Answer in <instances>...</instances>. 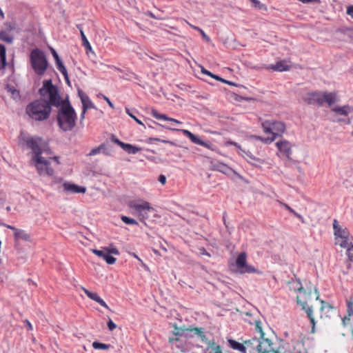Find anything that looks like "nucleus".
<instances>
[{
  "label": "nucleus",
  "mask_w": 353,
  "mask_h": 353,
  "mask_svg": "<svg viewBox=\"0 0 353 353\" xmlns=\"http://www.w3.org/2000/svg\"><path fill=\"white\" fill-rule=\"evenodd\" d=\"M252 3V6L256 8H258L259 10H266V6L261 3L258 0H250Z\"/></svg>",
  "instance_id": "f704fd0d"
},
{
  "label": "nucleus",
  "mask_w": 353,
  "mask_h": 353,
  "mask_svg": "<svg viewBox=\"0 0 353 353\" xmlns=\"http://www.w3.org/2000/svg\"><path fill=\"white\" fill-rule=\"evenodd\" d=\"M276 145L280 155L288 159H291L292 145L288 141L284 139L281 140L276 142Z\"/></svg>",
  "instance_id": "ddd939ff"
},
{
  "label": "nucleus",
  "mask_w": 353,
  "mask_h": 353,
  "mask_svg": "<svg viewBox=\"0 0 353 353\" xmlns=\"http://www.w3.org/2000/svg\"><path fill=\"white\" fill-rule=\"evenodd\" d=\"M271 341L268 339L252 338L245 341V353H272Z\"/></svg>",
  "instance_id": "423d86ee"
},
{
  "label": "nucleus",
  "mask_w": 353,
  "mask_h": 353,
  "mask_svg": "<svg viewBox=\"0 0 353 353\" xmlns=\"http://www.w3.org/2000/svg\"><path fill=\"white\" fill-rule=\"evenodd\" d=\"M85 52L88 55V57L91 59V60H94V59L96 58V54L94 53V52L92 50V46H85Z\"/></svg>",
  "instance_id": "72a5a7b5"
},
{
  "label": "nucleus",
  "mask_w": 353,
  "mask_h": 353,
  "mask_svg": "<svg viewBox=\"0 0 353 353\" xmlns=\"http://www.w3.org/2000/svg\"><path fill=\"white\" fill-rule=\"evenodd\" d=\"M151 114L152 115L153 117H154L157 119L169 121L173 122L176 124H181V121L175 119L168 117L165 114H160L158 112L157 110H156L154 109L152 110Z\"/></svg>",
  "instance_id": "b1692460"
},
{
  "label": "nucleus",
  "mask_w": 353,
  "mask_h": 353,
  "mask_svg": "<svg viewBox=\"0 0 353 353\" xmlns=\"http://www.w3.org/2000/svg\"><path fill=\"white\" fill-rule=\"evenodd\" d=\"M101 152L105 154V155H110V152L108 150L107 147L105 146V150H102Z\"/></svg>",
  "instance_id": "e2e57ef3"
},
{
  "label": "nucleus",
  "mask_w": 353,
  "mask_h": 353,
  "mask_svg": "<svg viewBox=\"0 0 353 353\" xmlns=\"http://www.w3.org/2000/svg\"><path fill=\"white\" fill-rule=\"evenodd\" d=\"M201 72L204 74H206V75H208V76H212V74L210 71L205 70L204 68L201 67Z\"/></svg>",
  "instance_id": "6e6d98bb"
},
{
  "label": "nucleus",
  "mask_w": 353,
  "mask_h": 353,
  "mask_svg": "<svg viewBox=\"0 0 353 353\" xmlns=\"http://www.w3.org/2000/svg\"><path fill=\"white\" fill-rule=\"evenodd\" d=\"M92 252L96 254L97 256L102 258L109 265H112L116 262V258L111 256L106 250L103 248L102 250L92 249Z\"/></svg>",
  "instance_id": "f3484780"
},
{
  "label": "nucleus",
  "mask_w": 353,
  "mask_h": 353,
  "mask_svg": "<svg viewBox=\"0 0 353 353\" xmlns=\"http://www.w3.org/2000/svg\"><path fill=\"white\" fill-rule=\"evenodd\" d=\"M347 249V254L348 255L351 261L353 260V246L352 243L351 242V245L345 248Z\"/></svg>",
  "instance_id": "c03bdc74"
},
{
  "label": "nucleus",
  "mask_w": 353,
  "mask_h": 353,
  "mask_svg": "<svg viewBox=\"0 0 353 353\" xmlns=\"http://www.w3.org/2000/svg\"><path fill=\"white\" fill-rule=\"evenodd\" d=\"M311 296V292H306L303 288L299 289V294L297 295V303L301 305L302 309L305 310L310 322L314 325V318L313 316V311L312 307L307 306V299Z\"/></svg>",
  "instance_id": "9b49d317"
},
{
  "label": "nucleus",
  "mask_w": 353,
  "mask_h": 353,
  "mask_svg": "<svg viewBox=\"0 0 353 353\" xmlns=\"http://www.w3.org/2000/svg\"><path fill=\"white\" fill-rule=\"evenodd\" d=\"M353 321V303H347V315L343 319V324L344 326H347L350 323V321Z\"/></svg>",
  "instance_id": "393cba45"
},
{
  "label": "nucleus",
  "mask_w": 353,
  "mask_h": 353,
  "mask_svg": "<svg viewBox=\"0 0 353 353\" xmlns=\"http://www.w3.org/2000/svg\"><path fill=\"white\" fill-rule=\"evenodd\" d=\"M173 334L175 336H180L181 334V330L178 327H175L174 331L173 332Z\"/></svg>",
  "instance_id": "5fc2aeb1"
},
{
  "label": "nucleus",
  "mask_w": 353,
  "mask_h": 353,
  "mask_svg": "<svg viewBox=\"0 0 353 353\" xmlns=\"http://www.w3.org/2000/svg\"><path fill=\"white\" fill-rule=\"evenodd\" d=\"M104 250H106L107 252L111 255V254H114V255H119V250L113 245V244H110L108 247H105V248H103Z\"/></svg>",
  "instance_id": "7c9ffc66"
},
{
  "label": "nucleus",
  "mask_w": 353,
  "mask_h": 353,
  "mask_svg": "<svg viewBox=\"0 0 353 353\" xmlns=\"http://www.w3.org/2000/svg\"><path fill=\"white\" fill-rule=\"evenodd\" d=\"M123 150H125L128 154H137L138 152L141 150V148H139L136 145H133L130 143H125L123 144V147L121 148Z\"/></svg>",
  "instance_id": "cd10ccee"
},
{
  "label": "nucleus",
  "mask_w": 353,
  "mask_h": 353,
  "mask_svg": "<svg viewBox=\"0 0 353 353\" xmlns=\"http://www.w3.org/2000/svg\"><path fill=\"white\" fill-rule=\"evenodd\" d=\"M78 95L82 103V109L88 110V109H95L94 104L92 102L89 97L81 90H78Z\"/></svg>",
  "instance_id": "a211bd4d"
},
{
  "label": "nucleus",
  "mask_w": 353,
  "mask_h": 353,
  "mask_svg": "<svg viewBox=\"0 0 353 353\" xmlns=\"http://www.w3.org/2000/svg\"><path fill=\"white\" fill-rule=\"evenodd\" d=\"M209 353H223L220 345H215L211 347V350Z\"/></svg>",
  "instance_id": "58836bf2"
},
{
  "label": "nucleus",
  "mask_w": 353,
  "mask_h": 353,
  "mask_svg": "<svg viewBox=\"0 0 353 353\" xmlns=\"http://www.w3.org/2000/svg\"><path fill=\"white\" fill-rule=\"evenodd\" d=\"M279 204H280L281 206L284 207V208H285L286 210H288V211H290V210L292 209V208H290L288 204L284 203H283V202H281V201H279Z\"/></svg>",
  "instance_id": "13d9d810"
},
{
  "label": "nucleus",
  "mask_w": 353,
  "mask_h": 353,
  "mask_svg": "<svg viewBox=\"0 0 353 353\" xmlns=\"http://www.w3.org/2000/svg\"><path fill=\"white\" fill-rule=\"evenodd\" d=\"M24 323H26V327L29 330H32V324L30 323V322L28 321V320H25L24 321Z\"/></svg>",
  "instance_id": "864d4df0"
},
{
  "label": "nucleus",
  "mask_w": 353,
  "mask_h": 353,
  "mask_svg": "<svg viewBox=\"0 0 353 353\" xmlns=\"http://www.w3.org/2000/svg\"><path fill=\"white\" fill-rule=\"evenodd\" d=\"M324 102L327 103L329 106H332L335 102L338 101L336 93L335 92H323Z\"/></svg>",
  "instance_id": "a878e982"
},
{
  "label": "nucleus",
  "mask_w": 353,
  "mask_h": 353,
  "mask_svg": "<svg viewBox=\"0 0 353 353\" xmlns=\"http://www.w3.org/2000/svg\"><path fill=\"white\" fill-rule=\"evenodd\" d=\"M154 141H159V142H163V143H168V144H170L172 145H174V143L172 141H166V140H161L160 139H158V138H150L149 139V142L150 143H152V142H154Z\"/></svg>",
  "instance_id": "37998d69"
},
{
  "label": "nucleus",
  "mask_w": 353,
  "mask_h": 353,
  "mask_svg": "<svg viewBox=\"0 0 353 353\" xmlns=\"http://www.w3.org/2000/svg\"><path fill=\"white\" fill-rule=\"evenodd\" d=\"M121 219L123 223L128 225H138V222L135 219L126 216H121Z\"/></svg>",
  "instance_id": "2f4dec72"
},
{
  "label": "nucleus",
  "mask_w": 353,
  "mask_h": 353,
  "mask_svg": "<svg viewBox=\"0 0 353 353\" xmlns=\"http://www.w3.org/2000/svg\"><path fill=\"white\" fill-rule=\"evenodd\" d=\"M252 161L259 163V166H260L263 163V161L256 157H255L254 160Z\"/></svg>",
  "instance_id": "bf43d9fd"
},
{
  "label": "nucleus",
  "mask_w": 353,
  "mask_h": 353,
  "mask_svg": "<svg viewBox=\"0 0 353 353\" xmlns=\"http://www.w3.org/2000/svg\"><path fill=\"white\" fill-rule=\"evenodd\" d=\"M334 121L341 122V121H345L347 124L350 123V121L349 119H339V118H335L334 119Z\"/></svg>",
  "instance_id": "8fccbe9b"
},
{
  "label": "nucleus",
  "mask_w": 353,
  "mask_h": 353,
  "mask_svg": "<svg viewBox=\"0 0 353 353\" xmlns=\"http://www.w3.org/2000/svg\"><path fill=\"white\" fill-rule=\"evenodd\" d=\"M92 347L96 350H108L110 345L105 343L94 341L92 343Z\"/></svg>",
  "instance_id": "473e14b6"
},
{
  "label": "nucleus",
  "mask_w": 353,
  "mask_h": 353,
  "mask_svg": "<svg viewBox=\"0 0 353 353\" xmlns=\"http://www.w3.org/2000/svg\"><path fill=\"white\" fill-rule=\"evenodd\" d=\"M62 181H63L62 178L58 177V178H54L53 182H54V183H57L62 182Z\"/></svg>",
  "instance_id": "69168bd1"
},
{
  "label": "nucleus",
  "mask_w": 353,
  "mask_h": 353,
  "mask_svg": "<svg viewBox=\"0 0 353 353\" xmlns=\"http://www.w3.org/2000/svg\"><path fill=\"white\" fill-rule=\"evenodd\" d=\"M110 139H111V141L112 142H114V143L117 144L121 148L123 147V144H124V143L121 141L115 135L112 134Z\"/></svg>",
  "instance_id": "a19ab883"
},
{
  "label": "nucleus",
  "mask_w": 353,
  "mask_h": 353,
  "mask_svg": "<svg viewBox=\"0 0 353 353\" xmlns=\"http://www.w3.org/2000/svg\"><path fill=\"white\" fill-rule=\"evenodd\" d=\"M1 225H2L3 226H4V227H6L7 228H9V229L12 230L14 232H14H16V230L18 229V228H15V227H14V226H12V225H7V224H6V223H2Z\"/></svg>",
  "instance_id": "603ef678"
},
{
  "label": "nucleus",
  "mask_w": 353,
  "mask_h": 353,
  "mask_svg": "<svg viewBox=\"0 0 353 353\" xmlns=\"http://www.w3.org/2000/svg\"><path fill=\"white\" fill-rule=\"evenodd\" d=\"M80 32H81L83 44H90V43H89L88 40L87 39L85 35L84 34L82 29H80Z\"/></svg>",
  "instance_id": "49530a36"
},
{
  "label": "nucleus",
  "mask_w": 353,
  "mask_h": 353,
  "mask_svg": "<svg viewBox=\"0 0 353 353\" xmlns=\"http://www.w3.org/2000/svg\"><path fill=\"white\" fill-rule=\"evenodd\" d=\"M304 100L310 104L323 105L324 103L323 92H312L307 94Z\"/></svg>",
  "instance_id": "2eb2a0df"
},
{
  "label": "nucleus",
  "mask_w": 353,
  "mask_h": 353,
  "mask_svg": "<svg viewBox=\"0 0 353 353\" xmlns=\"http://www.w3.org/2000/svg\"><path fill=\"white\" fill-rule=\"evenodd\" d=\"M158 180L162 185H164L166 183V177L163 174L159 175Z\"/></svg>",
  "instance_id": "de8ad7c7"
},
{
  "label": "nucleus",
  "mask_w": 353,
  "mask_h": 353,
  "mask_svg": "<svg viewBox=\"0 0 353 353\" xmlns=\"http://www.w3.org/2000/svg\"><path fill=\"white\" fill-rule=\"evenodd\" d=\"M14 237L16 241L23 240L28 242L31 241V236L24 230L17 229L14 233Z\"/></svg>",
  "instance_id": "5701e85b"
},
{
  "label": "nucleus",
  "mask_w": 353,
  "mask_h": 353,
  "mask_svg": "<svg viewBox=\"0 0 353 353\" xmlns=\"http://www.w3.org/2000/svg\"><path fill=\"white\" fill-rule=\"evenodd\" d=\"M193 28H194L195 30H197L198 31H199L203 37V38L205 39V42H210V39L208 36H207L205 34V33L201 29L199 28V27H195V26H192Z\"/></svg>",
  "instance_id": "79ce46f5"
},
{
  "label": "nucleus",
  "mask_w": 353,
  "mask_h": 353,
  "mask_svg": "<svg viewBox=\"0 0 353 353\" xmlns=\"http://www.w3.org/2000/svg\"><path fill=\"white\" fill-rule=\"evenodd\" d=\"M219 171L225 173V174H230L232 170L230 168L228 167L227 165L222 164L219 166Z\"/></svg>",
  "instance_id": "4c0bfd02"
},
{
  "label": "nucleus",
  "mask_w": 353,
  "mask_h": 353,
  "mask_svg": "<svg viewBox=\"0 0 353 353\" xmlns=\"http://www.w3.org/2000/svg\"><path fill=\"white\" fill-rule=\"evenodd\" d=\"M51 160H54L57 164L59 163L58 157H51Z\"/></svg>",
  "instance_id": "774afa93"
},
{
  "label": "nucleus",
  "mask_w": 353,
  "mask_h": 353,
  "mask_svg": "<svg viewBox=\"0 0 353 353\" xmlns=\"http://www.w3.org/2000/svg\"><path fill=\"white\" fill-rule=\"evenodd\" d=\"M20 143L31 150V161L38 174L43 176H52L54 169L51 167L52 152L48 144L39 137H20Z\"/></svg>",
  "instance_id": "f03ea898"
},
{
  "label": "nucleus",
  "mask_w": 353,
  "mask_h": 353,
  "mask_svg": "<svg viewBox=\"0 0 353 353\" xmlns=\"http://www.w3.org/2000/svg\"><path fill=\"white\" fill-rule=\"evenodd\" d=\"M8 91L11 93L12 97L14 99L19 98V92L18 90L13 89V88H8Z\"/></svg>",
  "instance_id": "ea45409f"
},
{
  "label": "nucleus",
  "mask_w": 353,
  "mask_h": 353,
  "mask_svg": "<svg viewBox=\"0 0 353 353\" xmlns=\"http://www.w3.org/2000/svg\"><path fill=\"white\" fill-rule=\"evenodd\" d=\"M103 97L104 100L108 103V104L109 105V106L110 108H114V104L110 101V100L106 96H103Z\"/></svg>",
  "instance_id": "3c124183"
},
{
  "label": "nucleus",
  "mask_w": 353,
  "mask_h": 353,
  "mask_svg": "<svg viewBox=\"0 0 353 353\" xmlns=\"http://www.w3.org/2000/svg\"><path fill=\"white\" fill-rule=\"evenodd\" d=\"M194 332L196 334H197L200 336H203V332L202 331L201 329L196 328V329H194Z\"/></svg>",
  "instance_id": "4d7b16f0"
},
{
  "label": "nucleus",
  "mask_w": 353,
  "mask_h": 353,
  "mask_svg": "<svg viewBox=\"0 0 353 353\" xmlns=\"http://www.w3.org/2000/svg\"><path fill=\"white\" fill-rule=\"evenodd\" d=\"M105 145L103 143L101 144L97 148L92 149L90 150V152H89L88 156L97 155V154H99L100 152H101L102 150H105Z\"/></svg>",
  "instance_id": "c756f323"
},
{
  "label": "nucleus",
  "mask_w": 353,
  "mask_h": 353,
  "mask_svg": "<svg viewBox=\"0 0 353 353\" xmlns=\"http://www.w3.org/2000/svg\"><path fill=\"white\" fill-rule=\"evenodd\" d=\"M232 266L235 268V271L240 274L259 273V272L253 266L247 263V254L245 252L240 253Z\"/></svg>",
  "instance_id": "6e6552de"
},
{
  "label": "nucleus",
  "mask_w": 353,
  "mask_h": 353,
  "mask_svg": "<svg viewBox=\"0 0 353 353\" xmlns=\"http://www.w3.org/2000/svg\"><path fill=\"white\" fill-rule=\"evenodd\" d=\"M132 256L137 259L139 262H141V263H143V261L142 260L134 253H132Z\"/></svg>",
  "instance_id": "338daca9"
},
{
  "label": "nucleus",
  "mask_w": 353,
  "mask_h": 353,
  "mask_svg": "<svg viewBox=\"0 0 353 353\" xmlns=\"http://www.w3.org/2000/svg\"><path fill=\"white\" fill-rule=\"evenodd\" d=\"M108 327L110 331H112L117 327V325L111 319H109L108 322Z\"/></svg>",
  "instance_id": "a18cd8bd"
},
{
  "label": "nucleus",
  "mask_w": 353,
  "mask_h": 353,
  "mask_svg": "<svg viewBox=\"0 0 353 353\" xmlns=\"http://www.w3.org/2000/svg\"><path fill=\"white\" fill-rule=\"evenodd\" d=\"M58 190L68 194H84L86 192V188L78 185L70 181H63L58 187Z\"/></svg>",
  "instance_id": "f8f14e48"
},
{
  "label": "nucleus",
  "mask_w": 353,
  "mask_h": 353,
  "mask_svg": "<svg viewBox=\"0 0 353 353\" xmlns=\"http://www.w3.org/2000/svg\"><path fill=\"white\" fill-rule=\"evenodd\" d=\"M39 93L42 99L36 100L26 107L28 115L39 121L48 119L51 112L50 105H59L61 100L57 88L52 84L51 80L43 81Z\"/></svg>",
  "instance_id": "f257e3e1"
},
{
  "label": "nucleus",
  "mask_w": 353,
  "mask_h": 353,
  "mask_svg": "<svg viewBox=\"0 0 353 353\" xmlns=\"http://www.w3.org/2000/svg\"><path fill=\"white\" fill-rule=\"evenodd\" d=\"M229 346L233 350H238L241 352L245 353V341L244 343H240L233 339L228 340Z\"/></svg>",
  "instance_id": "bb28decb"
},
{
  "label": "nucleus",
  "mask_w": 353,
  "mask_h": 353,
  "mask_svg": "<svg viewBox=\"0 0 353 353\" xmlns=\"http://www.w3.org/2000/svg\"><path fill=\"white\" fill-rule=\"evenodd\" d=\"M332 111L336 116H347L350 113L353 112V108L349 105L343 106L335 105L332 107Z\"/></svg>",
  "instance_id": "aec40b11"
},
{
  "label": "nucleus",
  "mask_w": 353,
  "mask_h": 353,
  "mask_svg": "<svg viewBox=\"0 0 353 353\" xmlns=\"http://www.w3.org/2000/svg\"><path fill=\"white\" fill-rule=\"evenodd\" d=\"M77 114L70 105L63 106L58 112L57 121L59 128L64 132L72 130L76 125Z\"/></svg>",
  "instance_id": "20e7f679"
},
{
  "label": "nucleus",
  "mask_w": 353,
  "mask_h": 353,
  "mask_svg": "<svg viewBox=\"0 0 353 353\" xmlns=\"http://www.w3.org/2000/svg\"><path fill=\"white\" fill-rule=\"evenodd\" d=\"M30 63L34 72L39 76L43 75L49 66L46 54L37 48L31 51Z\"/></svg>",
  "instance_id": "39448f33"
},
{
  "label": "nucleus",
  "mask_w": 353,
  "mask_h": 353,
  "mask_svg": "<svg viewBox=\"0 0 353 353\" xmlns=\"http://www.w3.org/2000/svg\"><path fill=\"white\" fill-rule=\"evenodd\" d=\"M261 126L265 134H270L268 138L257 137L265 143H272L278 136L282 135L285 131V125L283 122L275 120H265L261 122Z\"/></svg>",
  "instance_id": "7ed1b4c3"
},
{
  "label": "nucleus",
  "mask_w": 353,
  "mask_h": 353,
  "mask_svg": "<svg viewBox=\"0 0 353 353\" xmlns=\"http://www.w3.org/2000/svg\"><path fill=\"white\" fill-rule=\"evenodd\" d=\"M347 14L351 16L353 18V6H349L347 8Z\"/></svg>",
  "instance_id": "09e8293b"
},
{
  "label": "nucleus",
  "mask_w": 353,
  "mask_h": 353,
  "mask_svg": "<svg viewBox=\"0 0 353 353\" xmlns=\"http://www.w3.org/2000/svg\"><path fill=\"white\" fill-rule=\"evenodd\" d=\"M86 112H87L86 110L82 109V112H81V116H80L81 120H83L85 119V115Z\"/></svg>",
  "instance_id": "052dcab7"
},
{
  "label": "nucleus",
  "mask_w": 353,
  "mask_h": 353,
  "mask_svg": "<svg viewBox=\"0 0 353 353\" xmlns=\"http://www.w3.org/2000/svg\"><path fill=\"white\" fill-rule=\"evenodd\" d=\"M212 78L216 79V80H219V81H223L224 79H223L222 78L219 77V76H216L215 74H212V76H211Z\"/></svg>",
  "instance_id": "0e129e2a"
},
{
  "label": "nucleus",
  "mask_w": 353,
  "mask_h": 353,
  "mask_svg": "<svg viewBox=\"0 0 353 353\" xmlns=\"http://www.w3.org/2000/svg\"><path fill=\"white\" fill-rule=\"evenodd\" d=\"M291 68V62L288 60H280L276 61L274 64H270L267 67L268 70L276 72L288 71Z\"/></svg>",
  "instance_id": "4468645a"
},
{
  "label": "nucleus",
  "mask_w": 353,
  "mask_h": 353,
  "mask_svg": "<svg viewBox=\"0 0 353 353\" xmlns=\"http://www.w3.org/2000/svg\"><path fill=\"white\" fill-rule=\"evenodd\" d=\"M256 330L260 334V339H264V333L262 330V327L261 325V322L256 321V325H255Z\"/></svg>",
  "instance_id": "e433bc0d"
},
{
  "label": "nucleus",
  "mask_w": 353,
  "mask_h": 353,
  "mask_svg": "<svg viewBox=\"0 0 353 353\" xmlns=\"http://www.w3.org/2000/svg\"><path fill=\"white\" fill-rule=\"evenodd\" d=\"M227 145H233L236 146L238 148V153L240 155H241L243 158H245V160L249 163H251L255 166H259V163L252 161L253 160H254L255 157L254 155H252L250 152H245V150H243L237 143H235L233 141H228L227 143Z\"/></svg>",
  "instance_id": "dca6fc26"
},
{
  "label": "nucleus",
  "mask_w": 353,
  "mask_h": 353,
  "mask_svg": "<svg viewBox=\"0 0 353 353\" xmlns=\"http://www.w3.org/2000/svg\"><path fill=\"white\" fill-rule=\"evenodd\" d=\"M50 51H51V52L52 54L53 57L55 59V62H56V65H57V69L64 75V77L66 79H68L67 70L65 68V66L63 65V64L61 59L59 58L57 52L52 48H50Z\"/></svg>",
  "instance_id": "4be33fe9"
},
{
  "label": "nucleus",
  "mask_w": 353,
  "mask_h": 353,
  "mask_svg": "<svg viewBox=\"0 0 353 353\" xmlns=\"http://www.w3.org/2000/svg\"><path fill=\"white\" fill-rule=\"evenodd\" d=\"M333 230L336 245H339L341 248L351 245L352 236L348 230L341 225L336 219L333 221Z\"/></svg>",
  "instance_id": "0eeeda50"
},
{
  "label": "nucleus",
  "mask_w": 353,
  "mask_h": 353,
  "mask_svg": "<svg viewBox=\"0 0 353 353\" xmlns=\"http://www.w3.org/2000/svg\"><path fill=\"white\" fill-rule=\"evenodd\" d=\"M19 32V28L15 22L4 23L0 30V40L6 43H12L15 34Z\"/></svg>",
  "instance_id": "9d476101"
},
{
  "label": "nucleus",
  "mask_w": 353,
  "mask_h": 353,
  "mask_svg": "<svg viewBox=\"0 0 353 353\" xmlns=\"http://www.w3.org/2000/svg\"><path fill=\"white\" fill-rule=\"evenodd\" d=\"M295 216H296L302 223H305L304 218L300 214L297 213Z\"/></svg>",
  "instance_id": "680f3d73"
},
{
  "label": "nucleus",
  "mask_w": 353,
  "mask_h": 353,
  "mask_svg": "<svg viewBox=\"0 0 353 353\" xmlns=\"http://www.w3.org/2000/svg\"><path fill=\"white\" fill-rule=\"evenodd\" d=\"M125 112L132 118L138 124L144 125L143 122L139 120L136 116H134L130 111V110L128 108H125Z\"/></svg>",
  "instance_id": "c9c22d12"
},
{
  "label": "nucleus",
  "mask_w": 353,
  "mask_h": 353,
  "mask_svg": "<svg viewBox=\"0 0 353 353\" xmlns=\"http://www.w3.org/2000/svg\"><path fill=\"white\" fill-rule=\"evenodd\" d=\"M128 206L135 211V214L140 217L141 220H145L148 217V212L151 209L149 202L140 199L130 201Z\"/></svg>",
  "instance_id": "1a4fd4ad"
},
{
  "label": "nucleus",
  "mask_w": 353,
  "mask_h": 353,
  "mask_svg": "<svg viewBox=\"0 0 353 353\" xmlns=\"http://www.w3.org/2000/svg\"><path fill=\"white\" fill-rule=\"evenodd\" d=\"M82 290L85 292V294L89 297L90 299L96 301L99 304H100L102 307L109 309V307L105 303V302L99 296V294L96 292H92L88 289L81 287Z\"/></svg>",
  "instance_id": "412c9836"
},
{
  "label": "nucleus",
  "mask_w": 353,
  "mask_h": 353,
  "mask_svg": "<svg viewBox=\"0 0 353 353\" xmlns=\"http://www.w3.org/2000/svg\"><path fill=\"white\" fill-rule=\"evenodd\" d=\"M6 65V50L5 46H0V70Z\"/></svg>",
  "instance_id": "c85d7f7f"
},
{
  "label": "nucleus",
  "mask_w": 353,
  "mask_h": 353,
  "mask_svg": "<svg viewBox=\"0 0 353 353\" xmlns=\"http://www.w3.org/2000/svg\"><path fill=\"white\" fill-rule=\"evenodd\" d=\"M181 132H183V134L185 136L188 137L192 143H194L195 144H197V145H199L204 146V147H205L207 148H210V143H207V142L203 141V140H201L200 139L199 137L192 134L189 130H181Z\"/></svg>",
  "instance_id": "6ab92c4d"
}]
</instances>
